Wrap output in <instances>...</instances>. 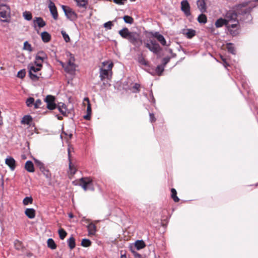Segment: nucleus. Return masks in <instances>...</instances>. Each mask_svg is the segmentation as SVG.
<instances>
[{
  "label": "nucleus",
  "mask_w": 258,
  "mask_h": 258,
  "mask_svg": "<svg viewBox=\"0 0 258 258\" xmlns=\"http://www.w3.org/2000/svg\"><path fill=\"white\" fill-rule=\"evenodd\" d=\"M224 19L227 23L226 28L230 34L233 36L237 35L239 28L238 10L237 12L233 10L228 11Z\"/></svg>",
  "instance_id": "1"
},
{
  "label": "nucleus",
  "mask_w": 258,
  "mask_h": 258,
  "mask_svg": "<svg viewBox=\"0 0 258 258\" xmlns=\"http://www.w3.org/2000/svg\"><path fill=\"white\" fill-rule=\"evenodd\" d=\"M118 33L122 38L127 39L130 43L136 47H139L142 44V40L139 34L136 32H131L126 27L119 30Z\"/></svg>",
  "instance_id": "2"
},
{
  "label": "nucleus",
  "mask_w": 258,
  "mask_h": 258,
  "mask_svg": "<svg viewBox=\"0 0 258 258\" xmlns=\"http://www.w3.org/2000/svg\"><path fill=\"white\" fill-rule=\"evenodd\" d=\"M251 10L250 7H245V4L238 6L237 10H238L239 20L245 22L250 21L251 16L250 13Z\"/></svg>",
  "instance_id": "3"
},
{
  "label": "nucleus",
  "mask_w": 258,
  "mask_h": 258,
  "mask_svg": "<svg viewBox=\"0 0 258 258\" xmlns=\"http://www.w3.org/2000/svg\"><path fill=\"white\" fill-rule=\"evenodd\" d=\"M80 183L78 184L81 186L85 191L90 190H94L93 179L90 177H82L79 179Z\"/></svg>",
  "instance_id": "4"
},
{
  "label": "nucleus",
  "mask_w": 258,
  "mask_h": 258,
  "mask_svg": "<svg viewBox=\"0 0 258 258\" xmlns=\"http://www.w3.org/2000/svg\"><path fill=\"white\" fill-rule=\"evenodd\" d=\"M71 57L68 60L66 67L64 68V71L68 74L74 76L76 74L77 66L74 63L75 57L72 54H70Z\"/></svg>",
  "instance_id": "5"
},
{
  "label": "nucleus",
  "mask_w": 258,
  "mask_h": 258,
  "mask_svg": "<svg viewBox=\"0 0 258 258\" xmlns=\"http://www.w3.org/2000/svg\"><path fill=\"white\" fill-rule=\"evenodd\" d=\"M28 69H29V75L31 79L34 81H38L41 74L40 73L37 74V73L40 71L41 68L37 66H34L33 64H29Z\"/></svg>",
  "instance_id": "6"
},
{
  "label": "nucleus",
  "mask_w": 258,
  "mask_h": 258,
  "mask_svg": "<svg viewBox=\"0 0 258 258\" xmlns=\"http://www.w3.org/2000/svg\"><path fill=\"white\" fill-rule=\"evenodd\" d=\"M145 46L153 53L157 54L161 50L160 45L155 41L150 40V43H145Z\"/></svg>",
  "instance_id": "7"
},
{
  "label": "nucleus",
  "mask_w": 258,
  "mask_h": 258,
  "mask_svg": "<svg viewBox=\"0 0 258 258\" xmlns=\"http://www.w3.org/2000/svg\"><path fill=\"white\" fill-rule=\"evenodd\" d=\"M61 8L66 17L70 21H73L77 18V14L69 7L61 5Z\"/></svg>",
  "instance_id": "8"
},
{
  "label": "nucleus",
  "mask_w": 258,
  "mask_h": 258,
  "mask_svg": "<svg viewBox=\"0 0 258 258\" xmlns=\"http://www.w3.org/2000/svg\"><path fill=\"white\" fill-rule=\"evenodd\" d=\"M55 97L52 95H47L44 99V101L47 104V108L49 110H53L56 108V104L55 103Z\"/></svg>",
  "instance_id": "9"
},
{
  "label": "nucleus",
  "mask_w": 258,
  "mask_h": 258,
  "mask_svg": "<svg viewBox=\"0 0 258 258\" xmlns=\"http://www.w3.org/2000/svg\"><path fill=\"white\" fill-rule=\"evenodd\" d=\"M49 1L48 8L49 9L50 12L53 17V18L56 20L58 19V13L56 7L55 6L54 3L51 0H47Z\"/></svg>",
  "instance_id": "10"
},
{
  "label": "nucleus",
  "mask_w": 258,
  "mask_h": 258,
  "mask_svg": "<svg viewBox=\"0 0 258 258\" xmlns=\"http://www.w3.org/2000/svg\"><path fill=\"white\" fill-rule=\"evenodd\" d=\"M181 10L186 16L190 15V6L187 0H183L181 2Z\"/></svg>",
  "instance_id": "11"
},
{
  "label": "nucleus",
  "mask_w": 258,
  "mask_h": 258,
  "mask_svg": "<svg viewBox=\"0 0 258 258\" xmlns=\"http://www.w3.org/2000/svg\"><path fill=\"white\" fill-rule=\"evenodd\" d=\"M10 12L9 7L5 4L0 5V17L7 18Z\"/></svg>",
  "instance_id": "12"
},
{
  "label": "nucleus",
  "mask_w": 258,
  "mask_h": 258,
  "mask_svg": "<svg viewBox=\"0 0 258 258\" xmlns=\"http://www.w3.org/2000/svg\"><path fill=\"white\" fill-rule=\"evenodd\" d=\"M56 108H57L59 111L63 116H67L68 114L69 113L66 105L63 103H58L56 106Z\"/></svg>",
  "instance_id": "13"
},
{
  "label": "nucleus",
  "mask_w": 258,
  "mask_h": 258,
  "mask_svg": "<svg viewBox=\"0 0 258 258\" xmlns=\"http://www.w3.org/2000/svg\"><path fill=\"white\" fill-rule=\"evenodd\" d=\"M5 163L10 167L11 170L13 171L15 170L16 168V161L13 157H7L6 159Z\"/></svg>",
  "instance_id": "14"
},
{
  "label": "nucleus",
  "mask_w": 258,
  "mask_h": 258,
  "mask_svg": "<svg viewBox=\"0 0 258 258\" xmlns=\"http://www.w3.org/2000/svg\"><path fill=\"white\" fill-rule=\"evenodd\" d=\"M68 159H69V170H70V173L72 175H74L76 172V168L75 167V166L72 165V161L71 159V153H70V149H68Z\"/></svg>",
  "instance_id": "15"
},
{
  "label": "nucleus",
  "mask_w": 258,
  "mask_h": 258,
  "mask_svg": "<svg viewBox=\"0 0 258 258\" xmlns=\"http://www.w3.org/2000/svg\"><path fill=\"white\" fill-rule=\"evenodd\" d=\"M198 9L202 13L206 12V5L205 0H198L197 2Z\"/></svg>",
  "instance_id": "16"
},
{
  "label": "nucleus",
  "mask_w": 258,
  "mask_h": 258,
  "mask_svg": "<svg viewBox=\"0 0 258 258\" xmlns=\"http://www.w3.org/2000/svg\"><path fill=\"white\" fill-rule=\"evenodd\" d=\"M25 215L30 219H33L35 217V210L33 208H27L25 211Z\"/></svg>",
  "instance_id": "17"
},
{
  "label": "nucleus",
  "mask_w": 258,
  "mask_h": 258,
  "mask_svg": "<svg viewBox=\"0 0 258 258\" xmlns=\"http://www.w3.org/2000/svg\"><path fill=\"white\" fill-rule=\"evenodd\" d=\"M87 227L88 231V234L89 235H95L96 232V226H95V224L91 223L88 225Z\"/></svg>",
  "instance_id": "18"
},
{
  "label": "nucleus",
  "mask_w": 258,
  "mask_h": 258,
  "mask_svg": "<svg viewBox=\"0 0 258 258\" xmlns=\"http://www.w3.org/2000/svg\"><path fill=\"white\" fill-rule=\"evenodd\" d=\"M25 168L29 172H34V167L33 163L30 160L26 161L25 165Z\"/></svg>",
  "instance_id": "19"
},
{
  "label": "nucleus",
  "mask_w": 258,
  "mask_h": 258,
  "mask_svg": "<svg viewBox=\"0 0 258 258\" xmlns=\"http://www.w3.org/2000/svg\"><path fill=\"white\" fill-rule=\"evenodd\" d=\"M35 57L37 60H39L40 61L43 62L46 59H47V55L44 51H40L37 53Z\"/></svg>",
  "instance_id": "20"
},
{
  "label": "nucleus",
  "mask_w": 258,
  "mask_h": 258,
  "mask_svg": "<svg viewBox=\"0 0 258 258\" xmlns=\"http://www.w3.org/2000/svg\"><path fill=\"white\" fill-rule=\"evenodd\" d=\"M42 41L44 43H47L50 41L51 39L50 34L46 31L43 32L41 34Z\"/></svg>",
  "instance_id": "21"
},
{
  "label": "nucleus",
  "mask_w": 258,
  "mask_h": 258,
  "mask_svg": "<svg viewBox=\"0 0 258 258\" xmlns=\"http://www.w3.org/2000/svg\"><path fill=\"white\" fill-rule=\"evenodd\" d=\"M35 22H36L39 28H42L46 25L45 22L41 17H35V20H34V23Z\"/></svg>",
  "instance_id": "22"
},
{
  "label": "nucleus",
  "mask_w": 258,
  "mask_h": 258,
  "mask_svg": "<svg viewBox=\"0 0 258 258\" xmlns=\"http://www.w3.org/2000/svg\"><path fill=\"white\" fill-rule=\"evenodd\" d=\"M145 243L143 240H138L135 242L134 246L137 250L142 249L145 247Z\"/></svg>",
  "instance_id": "23"
},
{
  "label": "nucleus",
  "mask_w": 258,
  "mask_h": 258,
  "mask_svg": "<svg viewBox=\"0 0 258 258\" xmlns=\"http://www.w3.org/2000/svg\"><path fill=\"white\" fill-rule=\"evenodd\" d=\"M109 71L105 69L101 68L100 69V78L102 81L108 76Z\"/></svg>",
  "instance_id": "24"
},
{
  "label": "nucleus",
  "mask_w": 258,
  "mask_h": 258,
  "mask_svg": "<svg viewBox=\"0 0 258 258\" xmlns=\"http://www.w3.org/2000/svg\"><path fill=\"white\" fill-rule=\"evenodd\" d=\"M32 121V117L30 115H25L21 120V123L24 124H29Z\"/></svg>",
  "instance_id": "25"
},
{
  "label": "nucleus",
  "mask_w": 258,
  "mask_h": 258,
  "mask_svg": "<svg viewBox=\"0 0 258 258\" xmlns=\"http://www.w3.org/2000/svg\"><path fill=\"white\" fill-rule=\"evenodd\" d=\"M67 243L68 244L69 247L71 249H73L76 246V242L75 238L72 236L70 237L67 240Z\"/></svg>",
  "instance_id": "26"
},
{
  "label": "nucleus",
  "mask_w": 258,
  "mask_h": 258,
  "mask_svg": "<svg viewBox=\"0 0 258 258\" xmlns=\"http://www.w3.org/2000/svg\"><path fill=\"white\" fill-rule=\"evenodd\" d=\"M226 21L225 19L219 18L215 22V26L216 28H220L222 27L223 25H225L226 27Z\"/></svg>",
  "instance_id": "27"
},
{
  "label": "nucleus",
  "mask_w": 258,
  "mask_h": 258,
  "mask_svg": "<svg viewBox=\"0 0 258 258\" xmlns=\"http://www.w3.org/2000/svg\"><path fill=\"white\" fill-rule=\"evenodd\" d=\"M76 2L77 6L79 7L86 9V6L88 3V0H74Z\"/></svg>",
  "instance_id": "28"
},
{
  "label": "nucleus",
  "mask_w": 258,
  "mask_h": 258,
  "mask_svg": "<svg viewBox=\"0 0 258 258\" xmlns=\"http://www.w3.org/2000/svg\"><path fill=\"white\" fill-rule=\"evenodd\" d=\"M34 160L36 166L39 168L41 172L46 168L44 164L40 160L36 159H34Z\"/></svg>",
  "instance_id": "29"
},
{
  "label": "nucleus",
  "mask_w": 258,
  "mask_h": 258,
  "mask_svg": "<svg viewBox=\"0 0 258 258\" xmlns=\"http://www.w3.org/2000/svg\"><path fill=\"white\" fill-rule=\"evenodd\" d=\"M138 61L142 65L145 66H149V63L148 61L145 59V58L142 55H140L139 56Z\"/></svg>",
  "instance_id": "30"
},
{
  "label": "nucleus",
  "mask_w": 258,
  "mask_h": 258,
  "mask_svg": "<svg viewBox=\"0 0 258 258\" xmlns=\"http://www.w3.org/2000/svg\"><path fill=\"white\" fill-rule=\"evenodd\" d=\"M47 243L48 247L51 249H55L56 248V244L53 239L49 238L47 240Z\"/></svg>",
  "instance_id": "31"
},
{
  "label": "nucleus",
  "mask_w": 258,
  "mask_h": 258,
  "mask_svg": "<svg viewBox=\"0 0 258 258\" xmlns=\"http://www.w3.org/2000/svg\"><path fill=\"white\" fill-rule=\"evenodd\" d=\"M198 21L201 24H205L207 21V18L205 14H200L198 18Z\"/></svg>",
  "instance_id": "32"
},
{
  "label": "nucleus",
  "mask_w": 258,
  "mask_h": 258,
  "mask_svg": "<svg viewBox=\"0 0 258 258\" xmlns=\"http://www.w3.org/2000/svg\"><path fill=\"white\" fill-rule=\"evenodd\" d=\"M227 49L229 52L235 54L236 53L235 47L233 44L231 43H227Z\"/></svg>",
  "instance_id": "33"
},
{
  "label": "nucleus",
  "mask_w": 258,
  "mask_h": 258,
  "mask_svg": "<svg viewBox=\"0 0 258 258\" xmlns=\"http://www.w3.org/2000/svg\"><path fill=\"white\" fill-rule=\"evenodd\" d=\"M171 198L173 199V201L175 202H178L179 201V199L177 196V192L175 189L174 188H171Z\"/></svg>",
  "instance_id": "34"
},
{
  "label": "nucleus",
  "mask_w": 258,
  "mask_h": 258,
  "mask_svg": "<svg viewBox=\"0 0 258 258\" xmlns=\"http://www.w3.org/2000/svg\"><path fill=\"white\" fill-rule=\"evenodd\" d=\"M41 172L43 173L44 176L48 179L51 180V174L50 172V171L47 169L45 168L44 170H43Z\"/></svg>",
  "instance_id": "35"
},
{
  "label": "nucleus",
  "mask_w": 258,
  "mask_h": 258,
  "mask_svg": "<svg viewBox=\"0 0 258 258\" xmlns=\"http://www.w3.org/2000/svg\"><path fill=\"white\" fill-rule=\"evenodd\" d=\"M187 38H191L196 35V31L193 29H187V32L185 33Z\"/></svg>",
  "instance_id": "36"
},
{
  "label": "nucleus",
  "mask_w": 258,
  "mask_h": 258,
  "mask_svg": "<svg viewBox=\"0 0 258 258\" xmlns=\"http://www.w3.org/2000/svg\"><path fill=\"white\" fill-rule=\"evenodd\" d=\"M26 104L29 107L34 106V99L33 97H30L26 101Z\"/></svg>",
  "instance_id": "37"
},
{
  "label": "nucleus",
  "mask_w": 258,
  "mask_h": 258,
  "mask_svg": "<svg viewBox=\"0 0 258 258\" xmlns=\"http://www.w3.org/2000/svg\"><path fill=\"white\" fill-rule=\"evenodd\" d=\"M164 66H162V65H158L156 69H155V72H156V73L159 75V76H160L162 75L163 72L164 71Z\"/></svg>",
  "instance_id": "38"
},
{
  "label": "nucleus",
  "mask_w": 258,
  "mask_h": 258,
  "mask_svg": "<svg viewBox=\"0 0 258 258\" xmlns=\"http://www.w3.org/2000/svg\"><path fill=\"white\" fill-rule=\"evenodd\" d=\"M91 244V241L88 239H86V238H84L82 239V242H81V245L84 246V247H88V246H90Z\"/></svg>",
  "instance_id": "39"
},
{
  "label": "nucleus",
  "mask_w": 258,
  "mask_h": 258,
  "mask_svg": "<svg viewBox=\"0 0 258 258\" xmlns=\"http://www.w3.org/2000/svg\"><path fill=\"white\" fill-rule=\"evenodd\" d=\"M59 236L61 240H63L67 236V233L62 228H60L58 231Z\"/></svg>",
  "instance_id": "40"
},
{
  "label": "nucleus",
  "mask_w": 258,
  "mask_h": 258,
  "mask_svg": "<svg viewBox=\"0 0 258 258\" xmlns=\"http://www.w3.org/2000/svg\"><path fill=\"white\" fill-rule=\"evenodd\" d=\"M32 203L33 198L31 197H26L23 201V203L24 205H28L30 204H32Z\"/></svg>",
  "instance_id": "41"
},
{
  "label": "nucleus",
  "mask_w": 258,
  "mask_h": 258,
  "mask_svg": "<svg viewBox=\"0 0 258 258\" xmlns=\"http://www.w3.org/2000/svg\"><path fill=\"white\" fill-rule=\"evenodd\" d=\"M123 19L125 23L132 24L134 22V19L131 16L125 15L123 17Z\"/></svg>",
  "instance_id": "42"
},
{
  "label": "nucleus",
  "mask_w": 258,
  "mask_h": 258,
  "mask_svg": "<svg viewBox=\"0 0 258 258\" xmlns=\"http://www.w3.org/2000/svg\"><path fill=\"white\" fill-rule=\"evenodd\" d=\"M157 39L158 40V41L159 42H160V43L163 45V46H165L166 45V40L165 39V38L164 37V36L162 35V34H160V36L159 37H158V38H157Z\"/></svg>",
  "instance_id": "43"
},
{
  "label": "nucleus",
  "mask_w": 258,
  "mask_h": 258,
  "mask_svg": "<svg viewBox=\"0 0 258 258\" xmlns=\"http://www.w3.org/2000/svg\"><path fill=\"white\" fill-rule=\"evenodd\" d=\"M24 49L29 51V52L32 51L33 49L30 44L28 41H25L24 43Z\"/></svg>",
  "instance_id": "44"
},
{
  "label": "nucleus",
  "mask_w": 258,
  "mask_h": 258,
  "mask_svg": "<svg viewBox=\"0 0 258 258\" xmlns=\"http://www.w3.org/2000/svg\"><path fill=\"white\" fill-rule=\"evenodd\" d=\"M23 17H24L25 19L27 21L31 20L32 18L31 13L27 11H25L23 13Z\"/></svg>",
  "instance_id": "45"
},
{
  "label": "nucleus",
  "mask_w": 258,
  "mask_h": 258,
  "mask_svg": "<svg viewBox=\"0 0 258 258\" xmlns=\"http://www.w3.org/2000/svg\"><path fill=\"white\" fill-rule=\"evenodd\" d=\"M102 64L104 66L107 65L106 69L108 71H111L113 67V63L112 62L109 63L108 61H104Z\"/></svg>",
  "instance_id": "46"
},
{
  "label": "nucleus",
  "mask_w": 258,
  "mask_h": 258,
  "mask_svg": "<svg viewBox=\"0 0 258 258\" xmlns=\"http://www.w3.org/2000/svg\"><path fill=\"white\" fill-rule=\"evenodd\" d=\"M130 249L132 253H133L134 256L136 258H143L141 254L136 252L135 250L133 249V247L131 246L130 247Z\"/></svg>",
  "instance_id": "47"
},
{
  "label": "nucleus",
  "mask_w": 258,
  "mask_h": 258,
  "mask_svg": "<svg viewBox=\"0 0 258 258\" xmlns=\"http://www.w3.org/2000/svg\"><path fill=\"white\" fill-rule=\"evenodd\" d=\"M42 102L40 99H38L36 101H34V108L37 109L41 107Z\"/></svg>",
  "instance_id": "48"
},
{
  "label": "nucleus",
  "mask_w": 258,
  "mask_h": 258,
  "mask_svg": "<svg viewBox=\"0 0 258 258\" xmlns=\"http://www.w3.org/2000/svg\"><path fill=\"white\" fill-rule=\"evenodd\" d=\"M26 75L25 70H21L18 72L17 77L19 78L23 79Z\"/></svg>",
  "instance_id": "49"
},
{
  "label": "nucleus",
  "mask_w": 258,
  "mask_h": 258,
  "mask_svg": "<svg viewBox=\"0 0 258 258\" xmlns=\"http://www.w3.org/2000/svg\"><path fill=\"white\" fill-rule=\"evenodd\" d=\"M61 34L62 35V37L64 39V40L66 42H69L70 41V37L68 35V34H67L66 33V32L63 31H61Z\"/></svg>",
  "instance_id": "50"
},
{
  "label": "nucleus",
  "mask_w": 258,
  "mask_h": 258,
  "mask_svg": "<svg viewBox=\"0 0 258 258\" xmlns=\"http://www.w3.org/2000/svg\"><path fill=\"white\" fill-rule=\"evenodd\" d=\"M113 26L111 21H108L104 24V27L107 30H110Z\"/></svg>",
  "instance_id": "51"
},
{
  "label": "nucleus",
  "mask_w": 258,
  "mask_h": 258,
  "mask_svg": "<svg viewBox=\"0 0 258 258\" xmlns=\"http://www.w3.org/2000/svg\"><path fill=\"white\" fill-rule=\"evenodd\" d=\"M140 84L138 83H135L133 87V89L135 90L133 91L134 93H139L140 92Z\"/></svg>",
  "instance_id": "52"
},
{
  "label": "nucleus",
  "mask_w": 258,
  "mask_h": 258,
  "mask_svg": "<svg viewBox=\"0 0 258 258\" xmlns=\"http://www.w3.org/2000/svg\"><path fill=\"white\" fill-rule=\"evenodd\" d=\"M170 59V57H166L163 58L162 59V64L161 65L164 66V67H165L166 64L169 62Z\"/></svg>",
  "instance_id": "53"
},
{
  "label": "nucleus",
  "mask_w": 258,
  "mask_h": 258,
  "mask_svg": "<svg viewBox=\"0 0 258 258\" xmlns=\"http://www.w3.org/2000/svg\"><path fill=\"white\" fill-rule=\"evenodd\" d=\"M35 64H36V66H37L40 68L42 67V61H40L39 60H37L36 58L35 57Z\"/></svg>",
  "instance_id": "54"
},
{
  "label": "nucleus",
  "mask_w": 258,
  "mask_h": 258,
  "mask_svg": "<svg viewBox=\"0 0 258 258\" xmlns=\"http://www.w3.org/2000/svg\"><path fill=\"white\" fill-rule=\"evenodd\" d=\"M150 120L151 122H155L156 121V118L155 117L154 114L152 113H150Z\"/></svg>",
  "instance_id": "55"
},
{
  "label": "nucleus",
  "mask_w": 258,
  "mask_h": 258,
  "mask_svg": "<svg viewBox=\"0 0 258 258\" xmlns=\"http://www.w3.org/2000/svg\"><path fill=\"white\" fill-rule=\"evenodd\" d=\"M114 2L118 5H123L127 0H113Z\"/></svg>",
  "instance_id": "56"
},
{
  "label": "nucleus",
  "mask_w": 258,
  "mask_h": 258,
  "mask_svg": "<svg viewBox=\"0 0 258 258\" xmlns=\"http://www.w3.org/2000/svg\"><path fill=\"white\" fill-rule=\"evenodd\" d=\"M91 104H87V113L89 114H91Z\"/></svg>",
  "instance_id": "57"
},
{
  "label": "nucleus",
  "mask_w": 258,
  "mask_h": 258,
  "mask_svg": "<svg viewBox=\"0 0 258 258\" xmlns=\"http://www.w3.org/2000/svg\"><path fill=\"white\" fill-rule=\"evenodd\" d=\"M150 96L151 99L150 101L154 103L155 102V99L154 98L153 92L152 91H151V92H150Z\"/></svg>",
  "instance_id": "58"
},
{
  "label": "nucleus",
  "mask_w": 258,
  "mask_h": 258,
  "mask_svg": "<svg viewBox=\"0 0 258 258\" xmlns=\"http://www.w3.org/2000/svg\"><path fill=\"white\" fill-rule=\"evenodd\" d=\"M221 59L222 60V61H223L224 62V67H226V66H228L229 64H228V63L227 62L226 60V59L225 58H224L223 56H221Z\"/></svg>",
  "instance_id": "59"
},
{
  "label": "nucleus",
  "mask_w": 258,
  "mask_h": 258,
  "mask_svg": "<svg viewBox=\"0 0 258 258\" xmlns=\"http://www.w3.org/2000/svg\"><path fill=\"white\" fill-rule=\"evenodd\" d=\"M161 34H160L158 32H156L152 33V36L156 38V39L160 36Z\"/></svg>",
  "instance_id": "60"
},
{
  "label": "nucleus",
  "mask_w": 258,
  "mask_h": 258,
  "mask_svg": "<svg viewBox=\"0 0 258 258\" xmlns=\"http://www.w3.org/2000/svg\"><path fill=\"white\" fill-rule=\"evenodd\" d=\"M91 114L87 113V114L84 116V118L86 120H90L91 118Z\"/></svg>",
  "instance_id": "61"
},
{
  "label": "nucleus",
  "mask_w": 258,
  "mask_h": 258,
  "mask_svg": "<svg viewBox=\"0 0 258 258\" xmlns=\"http://www.w3.org/2000/svg\"><path fill=\"white\" fill-rule=\"evenodd\" d=\"M85 102L87 103V104H90L89 99L88 97H86L84 99V104H85Z\"/></svg>",
  "instance_id": "62"
},
{
  "label": "nucleus",
  "mask_w": 258,
  "mask_h": 258,
  "mask_svg": "<svg viewBox=\"0 0 258 258\" xmlns=\"http://www.w3.org/2000/svg\"><path fill=\"white\" fill-rule=\"evenodd\" d=\"M17 243L19 244V245L21 244L20 242L18 240H16L15 242V246H16V248L18 249H20V247H17Z\"/></svg>",
  "instance_id": "63"
},
{
  "label": "nucleus",
  "mask_w": 258,
  "mask_h": 258,
  "mask_svg": "<svg viewBox=\"0 0 258 258\" xmlns=\"http://www.w3.org/2000/svg\"><path fill=\"white\" fill-rule=\"evenodd\" d=\"M59 63L61 67L64 69V68L66 67L67 64L64 63L62 61H60Z\"/></svg>",
  "instance_id": "64"
}]
</instances>
